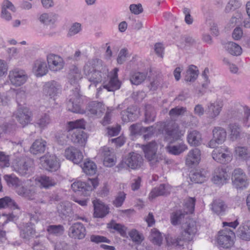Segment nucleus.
Returning a JSON list of instances; mask_svg holds the SVG:
<instances>
[{
  "label": "nucleus",
  "mask_w": 250,
  "mask_h": 250,
  "mask_svg": "<svg viewBox=\"0 0 250 250\" xmlns=\"http://www.w3.org/2000/svg\"><path fill=\"white\" fill-rule=\"evenodd\" d=\"M4 180L9 187L15 188L21 182L19 179L14 175H5L3 176Z\"/></svg>",
  "instance_id": "obj_55"
},
{
  "label": "nucleus",
  "mask_w": 250,
  "mask_h": 250,
  "mask_svg": "<svg viewBox=\"0 0 250 250\" xmlns=\"http://www.w3.org/2000/svg\"><path fill=\"white\" fill-rule=\"evenodd\" d=\"M33 165V161L28 158H22L17 160L13 167L14 170L21 176L29 175Z\"/></svg>",
  "instance_id": "obj_7"
},
{
  "label": "nucleus",
  "mask_w": 250,
  "mask_h": 250,
  "mask_svg": "<svg viewBox=\"0 0 250 250\" xmlns=\"http://www.w3.org/2000/svg\"><path fill=\"white\" fill-rule=\"evenodd\" d=\"M235 156L240 160L250 161V151L246 146H236L234 150Z\"/></svg>",
  "instance_id": "obj_35"
},
{
  "label": "nucleus",
  "mask_w": 250,
  "mask_h": 250,
  "mask_svg": "<svg viewBox=\"0 0 250 250\" xmlns=\"http://www.w3.org/2000/svg\"><path fill=\"white\" fill-rule=\"evenodd\" d=\"M210 208L214 213L218 215H223L227 208L224 201L220 199L214 200L210 205Z\"/></svg>",
  "instance_id": "obj_32"
},
{
  "label": "nucleus",
  "mask_w": 250,
  "mask_h": 250,
  "mask_svg": "<svg viewBox=\"0 0 250 250\" xmlns=\"http://www.w3.org/2000/svg\"><path fill=\"white\" fill-rule=\"evenodd\" d=\"M58 212L62 217H66L71 214L72 208L69 203L63 202L57 207Z\"/></svg>",
  "instance_id": "obj_41"
},
{
  "label": "nucleus",
  "mask_w": 250,
  "mask_h": 250,
  "mask_svg": "<svg viewBox=\"0 0 250 250\" xmlns=\"http://www.w3.org/2000/svg\"><path fill=\"white\" fill-rule=\"evenodd\" d=\"M225 47L229 54L233 56H239L241 54L242 52L241 47L238 44L232 42L226 43Z\"/></svg>",
  "instance_id": "obj_37"
},
{
  "label": "nucleus",
  "mask_w": 250,
  "mask_h": 250,
  "mask_svg": "<svg viewBox=\"0 0 250 250\" xmlns=\"http://www.w3.org/2000/svg\"><path fill=\"white\" fill-rule=\"evenodd\" d=\"M10 208L12 209L19 208L16 202L10 197L1 198V208Z\"/></svg>",
  "instance_id": "obj_50"
},
{
  "label": "nucleus",
  "mask_w": 250,
  "mask_h": 250,
  "mask_svg": "<svg viewBox=\"0 0 250 250\" xmlns=\"http://www.w3.org/2000/svg\"><path fill=\"white\" fill-rule=\"evenodd\" d=\"M99 184L97 179H89L87 183L77 181L71 185V188L75 192L84 196H89L93 188H96Z\"/></svg>",
  "instance_id": "obj_4"
},
{
  "label": "nucleus",
  "mask_w": 250,
  "mask_h": 250,
  "mask_svg": "<svg viewBox=\"0 0 250 250\" xmlns=\"http://www.w3.org/2000/svg\"><path fill=\"white\" fill-rule=\"evenodd\" d=\"M107 227L116 230L123 236L126 235V228L125 226L121 224L116 223L114 221H112L107 224Z\"/></svg>",
  "instance_id": "obj_53"
},
{
  "label": "nucleus",
  "mask_w": 250,
  "mask_h": 250,
  "mask_svg": "<svg viewBox=\"0 0 250 250\" xmlns=\"http://www.w3.org/2000/svg\"><path fill=\"white\" fill-rule=\"evenodd\" d=\"M156 127V125H153L148 127H143V133H146V134L144 135V138L145 140L148 139L149 138L154 134Z\"/></svg>",
  "instance_id": "obj_64"
},
{
  "label": "nucleus",
  "mask_w": 250,
  "mask_h": 250,
  "mask_svg": "<svg viewBox=\"0 0 250 250\" xmlns=\"http://www.w3.org/2000/svg\"><path fill=\"white\" fill-rule=\"evenodd\" d=\"M186 215L187 214L182 210L173 212L170 216L171 224L174 226L181 224L184 220Z\"/></svg>",
  "instance_id": "obj_43"
},
{
  "label": "nucleus",
  "mask_w": 250,
  "mask_h": 250,
  "mask_svg": "<svg viewBox=\"0 0 250 250\" xmlns=\"http://www.w3.org/2000/svg\"><path fill=\"white\" fill-rule=\"evenodd\" d=\"M165 139L170 142H174L180 139L183 133L180 129L179 125L173 122H169L164 126Z\"/></svg>",
  "instance_id": "obj_5"
},
{
  "label": "nucleus",
  "mask_w": 250,
  "mask_h": 250,
  "mask_svg": "<svg viewBox=\"0 0 250 250\" xmlns=\"http://www.w3.org/2000/svg\"><path fill=\"white\" fill-rule=\"evenodd\" d=\"M7 9H9L13 12L16 11V7L11 1L9 0H4L2 2L1 10V18L7 21H9L12 20V16L7 11Z\"/></svg>",
  "instance_id": "obj_26"
},
{
  "label": "nucleus",
  "mask_w": 250,
  "mask_h": 250,
  "mask_svg": "<svg viewBox=\"0 0 250 250\" xmlns=\"http://www.w3.org/2000/svg\"><path fill=\"white\" fill-rule=\"evenodd\" d=\"M42 159L43 160L46 169L48 171H56L60 168V163L55 155H51L42 157Z\"/></svg>",
  "instance_id": "obj_21"
},
{
  "label": "nucleus",
  "mask_w": 250,
  "mask_h": 250,
  "mask_svg": "<svg viewBox=\"0 0 250 250\" xmlns=\"http://www.w3.org/2000/svg\"><path fill=\"white\" fill-rule=\"evenodd\" d=\"M65 156L74 164L80 163L83 159L82 153L77 149L71 147L65 149Z\"/></svg>",
  "instance_id": "obj_22"
},
{
  "label": "nucleus",
  "mask_w": 250,
  "mask_h": 250,
  "mask_svg": "<svg viewBox=\"0 0 250 250\" xmlns=\"http://www.w3.org/2000/svg\"><path fill=\"white\" fill-rule=\"evenodd\" d=\"M143 159L141 155L135 152L129 153L122 161L119 165L120 167H124L125 163L127 167L132 169H137L141 167L143 164Z\"/></svg>",
  "instance_id": "obj_12"
},
{
  "label": "nucleus",
  "mask_w": 250,
  "mask_h": 250,
  "mask_svg": "<svg viewBox=\"0 0 250 250\" xmlns=\"http://www.w3.org/2000/svg\"><path fill=\"white\" fill-rule=\"evenodd\" d=\"M142 148L145 157L150 162V164L152 166L155 167L161 162L166 163V160L163 155L157 154L158 146L155 142L152 141L148 144L143 146Z\"/></svg>",
  "instance_id": "obj_3"
},
{
  "label": "nucleus",
  "mask_w": 250,
  "mask_h": 250,
  "mask_svg": "<svg viewBox=\"0 0 250 250\" xmlns=\"http://www.w3.org/2000/svg\"><path fill=\"white\" fill-rule=\"evenodd\" d=\"M41 186L45 188H49L55 186L57 182L54 179L47 176H42L39 179Z\"/></svg>",
  "instance_id": "obj_51"
},
{
  "label": "nucleus",
  "mask_w": 250,
  "mask_h": 250,
  "mask_svg": "<svg viewBox=\"0 0 250 250\" xmlns=\"http://www.w3.org/2000/svg\"><path fill=\"white\" fill-rule=\"evenodd\" d=\"M235 236L233 230L225 228L218 232L217 242L222 248L228 249L233 246Z\"/></svg>",
  "instance_id": "obj_6"
},
{
  "label": "nucleus",
  "mask_w": 250,
  "mask_h": 250,
  "mask_svg": "<svg viewBox=\"0 0 250 250\" xmlns=\"http://www.w3.org/2000/svg\"><path fill=\"white\" fill-rule=\"evenodd\" d=\"M94 213L95 218H104L109 212V208L99 201H93Z\"/></svg>",
  "instance_id": "obj_28"
},
{
  "label": "nucleus",
  "mask_w": 250,
  "mask_h": 250,
  "mask_svg": "<svg viewBox=\"0 0 250 250\" xmlns=\"http://www.w3.org/2000/svg\"><path fill=\"white\" fill-rule=\"evenodd\" d=\"M126 198V194L123 191H120L118 193L115 197V199L113 201V205L116 208L122 206Z\"/></svg>",
  "instance_id": "obj_58"
},
{
  "label": "nucleus",
  "mask_w": 250,
  "mask_h": 250,
  "mask_svg": "<svg viewBox=\"0 0 250 250\" xmlns=\"http://www.w3.org/2000/svg\"><path fill=\"white\" fill-rule=\"evenodd\" d=\"M196 199L193 197H188L185 200L184 203L185 210L183 211L187 214L188 213H192L195 208Z\"/></svg>",
  "instance_id": "obj_52"
},
{
  "label": "nucleus",
  "mask_w": 250,
  "mask_h": 250,
  "mask_svg": "<svg viewBox=\"0 0 250 250\" xmlns=\"http://www.w3.org/2000/svg\"><path fill=\"white\" fill-rule=\"evenodd\" d=\"M231 180L233 186L236 188L243 189L248 185L247 176L244 171L240 168L234 170Z\"/></svg>",
  "instance_id": "obj_13"
},
{
  "label": "nucleus",
  "mask_w": 250,
  "mask_h": 250,
  "mask_svg": "<svg viewBox=\"0 0 250 250\" xmlns=\"http://www.w3.org/2000/svg\"><path fill=\"white\" fill-rule=\"evenodd\" d=\"M83 71L88 80L91 83L89 87L92 85L96 87L97 84L107 81L108 77V69L103 61L99 59L89 60L83 68Z\"/></svg>",
  "instance_id": "obj_1"
},
{
  "label": "nucleus",
  "mask_w": 250,
  "mask_h": 250,
  "mask_svg": "<svg viewBox=\"0 0 250 250\" xmlns=\"http://www.w3.org/2000/svg\"><path fill=\"white\" fill-rule=\"evenodd\" d=\"M212 134L213 138L208 143V146L210 147H216L217 145L223 143L226 139V131L221 127H215L212 130Z\"/></svg>",
  "instance_id": "obj_14"
},
{
  "label": "nucleus",
  "mask_w": 250,
  "mask_h": 250,
  "mask_svg": "<svg viewBox=\"0 0 250 250\" xmlns=\"http://www.w3.org/2000/svg\"><path fill=\"white\" fill-rule=\"evenodd\" d=\"M237 236L242 240L250 241V220L242 223L237 231Z\"/></svg>",
  "instance_id": "obj_24"
},
{
  "label": "nucleus",
  "mask_w": 250,
  "mask_h": 250,
  "mask_svg": "<svg viewBox=\"0 0 250 250\" xmlns=\"http://www.w3.org/2000/svg\"><path fill=\"white\" fill-rule=\"evenodd\" d=\"M87 109L91 114L100 117L105 111V107L102 103L93 101L88 104Z\"/></svg>",
  "instance_id": "obj_29"
},
{
  "label": "nucleus",
  "mask_w": 250,
  "mask_h": 250,
  "mask_svg": "<svg viewBox=\"0 0 250 250\" xmlns=\"http://www.w3.org/2000/svg\"><path fill=\"white\" fill-rule=\"evenodd\" d=\"M8 77L11 83L16 86L23 84L28 79L26 72L21 69L16 68L10 71Z\"/></svg>",
  "instance_id": "obj_11"
},
{
  "label": "nucleus",
  "mask_w": 250,
  "mask_h": 250,
  "mask_svg": "<svg viewBox=\"0 0 250 250\" xmlns=\"http://www.w3.org/2000/svg\"><path fill=\"white\" fill-rule=\"evenodd\" d=\"M207 171L205 170H196L191 174L190 178L191 181L196 183H202L206 180Z\"/></svg>",
  "instance_id": "obj_40"
},
{
  "label": "nucleus",
  "mask_w": 250,
  "mask_h": 250,
  "mask_svg": "<svg viewBox=\"0 0 250 250\" xmlns=\"http://www.w3.org/2000/svg\"><path fill=\"white\" fill-rule=\"evenodd\" d=\"M229 129L230 131V138L232 141H236L240 138L241 129L238 125L236 124H230Z\"/></svg>",
  "instance_id": "obj_47"
},
{
  "label": "nucleus",
  "mask_w": 250,
  "mask_h": 250,
  "mask_svg": "<svg viewBox=\"0 0 250 250\" xmlns=\"http://www.w3.org/2000/svg\"><path fill=\"white\" fill-rule=\"evenodd\" d=\"M200 150L198 148H195L190 150L186 157V165L191 167L198 164L200 160Z\"/></svg>",
  "instance_id": "obj_27"
},
{
  "label": "nucleus",
  "mask_w": 250,
  "mask_h": 250,
  "mask_svg": "<svg viewBox=\"0 0 250 250\" xmlns=\"http://www.w3.org/2000/svg\"><path fill=\"white\" fill-rule=\"evenodd\" d=\"M68 130L64 131H59L56 134V138L57 142L61 145H63L67 142L68 136Z\"/></svg>",
  "instance_id": "obj_57"
},
{
  "label": "nucleus",
  "mask_w": 250,
  "mask_h": 250,
  "mask_svg": "<svg viewBox=\"0 0 250 250\" xmlns=\"http://www.w3.org/2000/svg\"><path fill=\"white\" fill-rule=\"evenodd\" d=\"M85 127V123L83 119L78 120L75 121L69 122L67 123L66 130L69 132L76 129H83Z\"/></svg>",
  "instance_id": "obj_48"
},
{
  "label": "nucleus",
  "mask_w": 250,
  "mask_h": 250,
  "mask_svg": "<svg viewBox=\"0 0 250 250\" xmlns=\"http://www.w3.org/2000/svg\"><path fill=\"white\" fill-rule=\"evenodd\" d=\"M48 68L52 71H58L62 70L64 66L63 59L59 55L49 54L47 56Z\"/></svg>",
  "instance_id": "obj_16"
},
{
  "label": "nucleus",
  "mask_w": 250,
  "mask_h": 250,
  "mask_svg": "<svg viewBox=\"0 0 250 250\" xmlns=\"http://www.w3.org/2000/svg\"><path fill=\"white\" fill-rule=\"evenodd\" d=\"M223 104L220 101H215L208 104L206 108V114L210 119H215L219 116L222 109Z\"/></svg>",
  "instance_id": "obj_19"
},
{
  "label": "nucleus",
  "mask_w": 250,
  "mask_h": 250,
  "mask_svg": "<svg viewBox=\"0 0 250 250\" xmlns=\"http://www.w3.org/2000/svg\"><path fill=\"white\" fill-rule=\"evenodd\" d=\"M81 30V24L79 23L75 22L69 28L68 35L69 36H74L79 33Z\"/></svg>",
  "instance_id": "obj_63"
},
{
  "label": "nucleus",
  "mask_w": 250,
  "mask_h": 250,
  "mask_svg": "<svg viewBox=\"0 0 250 250\" xmlns=\"http://www.w3.org/2000/svg\"><path fill=\"white\" fill-rule=\"evenodd\" d=\"M187 149V146L183 143L167 146V151L169 153L174 155H179L185 151Z\"/></svg>",
  "instance_id": "obj_46"
},
{
  "label": "nucleus",
  "mask_w": 250,
  "mask_h": 250,
  "mask_svg": "<svg viewBox=\"0 0 250 250\" xmlns=\"http://www.w3.org/2000/svg\"><path fill=\"white\" fill-rule=\"evenodd\" d=\"M46 142L42 139H37L30 147V151L35 155L42 153L46 149Z\"/></svg>",
  "instance_id": "obj_30"
},
{
  "label": "nucleus",
  "mask_w": 250,
  "mask_h": 250,
  "mask_svg": "<svg viewBox=\"0 0 250 250\" xmlns=\"http://www.w3.org/2000/svg\"><path fill=\"white\" fill-rule=\"evenodd\" d=\"M70 140L75 144L83 145L85 142V134L81 129H76L69 132Z\"/></svg>",
  "instance_id": "obj_33"
},
{
  "label": "nucleus",
  "mask_w": 250,
  "mask_h": 250,
  "mask_svg": "<svg viewBox=\"0 0 250 250\" xmlns=\"http://www.w3.org/2000/svg\"><path fill=\"white\" fill-rule=\"evenodd\" d=\"M33 71L37 77H42L46 75L48 72L46 62L41 59L36 60L34 64Z\"/></svg>",
  "instance_id": "obj_31"
},
{
  "label": "nucleus",
  "mask_w": 250,
  "mask_h": 250,
  "mask_svg": "<svg viewBox=\"0 0 250 250\" xmlns=\"http://www.w3.org/2000/svg\"><path fill=\"white\" fill-rule=\"evenodd\" d=\"M79 91L78 87L72 90V94L69 95V99L67 103V108L69 111L72 112L82 113L83 110L81 109L80 104L81 96Z\"/></svg>",
  "instance_id": "obj_9"
},
{
  "label": "nucleus",
  "mask_w": 250,
  "mask_h": 250,
  "mask_svg": "<svg viewBox=\"0 0 250 250\" xmlns=\"http://www.w3.org/2000/svg\"><path fill=\"white\" fill-rule=\"evenodd\" d=\"M143 127L140 124H134L129 127L130 134L132 135H135L143 133Z\"/></svg>",
  "instance_id": "obj_62"
},
{
  "label": "nucleus",
  "mask_w": 250,
  "mask_h": 250,
  "mask_svg": "<svg viewBox=\"0 0 250 250\" xmlns=\"http://www.w3.org/2000/svg\"><path fill=\"white\" fill-rule=\"evenodd\" d=\"M243 5L241 0H229L225 8V12L229 13L232 11H234L240 8Z\"/></svg>",
  "instance_id": "obj_49"
},
{
  "label": "nucleus",
  "mask_w": 250,
  "mask_h": 250,
  "mask_svg": "<svg viewBox=\"0 0 250 250\" xmlns=\"http://www.w3.org/2000/svg\"><path fill=\"white\" fill-rule=\"evenodd\" d=\"M171 188L167 184H162L153 188L149 194V198H155L159 196L167 195L170 193Z\"/></svg>",
  "instance_id": "obj_25"
},
{
  "label": "nucleus",
  "mask_w": 250,
  "mask_h": 250,
  "mask_svg": "<svg viewBox=\"0 0 250 250\" xmlns=\"http://www.w3.org/2000/svg\"><path fill=\"white\" fill-rule=\"evenodd\" d=\"M61 85L55 81L46 83L43 86V93L51 99H54L61 92Z\"/></svg>",
  "instance_id": "obj_15"
},
{
  "label": "nucleus",
  "mask_w": 250,
  "mask_h": 250,
  "mask_svg": "<svg viewBox=\"0 0 250 250\" xmlns=\"http://www.w3.org/2000/svg\"><path fill=\"white\" fill-rule=\"evenodd\" d=\"M14 116L24 127L31 121V112L27 108H20L14 113Z\"/></svg>",
  "instance_id": "obj_18"
},
{
  "label": "nucleus",
  "mask_w": 250,
  "mask_h": 250,
  "mask_svg": "<svg viewBox=\"0 0 250 250\" xmlns=\"http://www.w3.org/2000/svg\"><path fill=\"white\" fill-rule=\"evenodd\" d=\"M52 122V119L50 115L47 113L42 114L36 122V124L41 128H44L47 126Z\"/></svg>",
  "instance_id": "obj_44"
},
{
  "label": "nucleus",
  "mask_w": 250,
  "mask_h": 250,
  "mask_svg": "<svg viewBox=\"0 0 250 250\" xmlns=\"http://www.w3.org/2000/svg\"><path fill=\"white\" fill-rule=\"evenodd\" d=\"M229 178V175L226 169L221 167H217L214 170L212 181L217 185H223Z\"/></svg>",
  "instance_id": "obj_20"
},
{
  "label": "nucleus",
  "mask_w": 250,
  "mask_h": 250,
  "mask_svg": "<svg viewBox=\"0 0 250 250\" xmlns=\"http://www.w3.org/2000/svg\"><path fill=\"white\" fill-rule=\"evenodd\" d=\"M86 235V229L84 225L80 222L72 224L68 230V235L73 239H83Z\"/></svg>",
  "instance_id": "obj_17"
},
{
  "label": "nucleus",
  "mask_w": 250,
  "mask_h": 250,
  "mask_svg": "<svg viewBox=\"0 0 250 250\" xmlns=\"http://www.w3.org/2000/svg\"><path fill=\"white\" fill-rule=\"evenodd\" d=\"M83 171L86 175H93L95 174L97 171L96 165L92 161H87L85 162L83 166L82 167Z\"/></svg>",
  "instance_id": "obj_45"
},
{
  "label": "nucleus",
  "mask_w": 250,
  "mask_h": 250,
  "mask_svg": "<svg viewBox=\"0 0 250 250\" xmlns=\"http://www.w3.org/2000/svg\"><path fill=\"white\" fill-rule=\"evenodd\" d=\"M47 231L50 234L60 236L63 233L64 228L62 225H50L48 227Z\"/></svg>",
  "instance_id": "obj_54"
},
{
  "label": "nucleus",
  "mask_w": 250,
  "mask_h": 250,
  "mask_svg": "<svg viewBox=\"0 0 250 250\" xmlns=\"http://www.w3.org/2000/svg\"><path fill=\"white\" fill-rule=\"evenodd\" d=\"M149 237L150 240L154 244L158 246L161 245L163 240V237L159 231L156 229H152Z\"/></svg>",
  "instance_id": "obj_56"
},
{
  "label": "nucleus",
  "mask_w": 250,
  "mask_h": 250,
  "mask_svg": "<svg viewBox=\"0 0 250 250\" xmlns=\"http://www.w3.org/2000/svg\"><path fill=\"white\" fill-rule=\"evenodd\" d=\"M212 157L217 162L226 164L231 160V152L229 148L225 146H216L212 152Z\"/></svg>",
  "instance_id": "obj_8"
},
{
  "label": "nucleus",
  "mask_w": 250,
  "mask_h": 250,
  "mask_svg": "<svg viewBox=\"0 0 250 250\" xmlns=\"http://www.w3.org/2000/svg\"><path fill=\"white\" fill-rule=\"evenodd\" d=\"M146 73L140 72L132 73L130 75V81L132 84L138 85L146 79Z\"/></svg>",
  "instance_id": "obj_42"
},
{
  "label": "nucleus",
  "mask_w": 250,
  "mask_h": 250,
  "mask_svg": "<svg viewBox=\"0 0 250 250\" xmlns=\"http://www.w3.org/2000/svg\"><path fill=\"white\" fill-rule=\"evenodd\" d=\"M186 111V107L176 106L170 110L169 115L171 117H176L184 115Z\"/></svg>",
  "instance_id": "obj_61"
},
{
  "label": "nucleus",
  "mask_w": 250,
  "mask_h": 250,
  "mask_svg": "<svg viewBox=\"0 0 250 250\" xmlns=\"http://www.w3.org/2000/svg\"><path fill=\"white\" fill-rule=\"evenodd\" d=\"M136 107L129 106L126 109L121 112L122 119L124 122L133 121L136 118Z\"/></svg>",
  "instance_id": "obj_34"
},
{
  "label": "nucleus",
  "mask_w": 250,
  "mask_h": 250,
  "mask_svg": "<svg viewBox=\"0 0 250 250\" xmlns=\"http://www.w3.org/2000/svg\"><path fill=\"white\" fill-rule=\"evenodd\" d=\"M118 68H115L113 69V74L110 79V81L107 84L104 83V87L108 91H114L120 88L121 82L118 79Z\"/></svg>",
  "instance_id": "obj_23"
},
{
  "label": "nucleus",
  "mask_w": 250,
  "mask_h": 250,
  "mask_svg": "<svg viewBox=\"0 0 250 250\" xmlns=\"http://www.w3.org/2000/svg\"><path fill=\"white\" fill-rule=\"evenodd\" d=\"M68 78L71 84L78 82L82 78L81 70L75 65L72 66L68 74Z\"/></svg>",
  "instance_id": "obj_36"
},
{
  "label": "nucleus",
  "mask_w": 250,
  "mask_h": 250,
  "mask_svg": "<svg viewBox=\"0 0 250 250\" xmlns=\"http://www.w3.org/2000/svg\"><path fill=\"white\" fill-rule=\"evenodd\" d=\"M16 192L20 195L24 197L27 198L29 200H35L37 203H45V201L44 199L39 198L40 197H43L44 194L42 192L35 193L32 192L31 190L26 189L22 185L21 182L18 186L15 188Z\"/></svg>",
  "instance_id": "obj_10"
},
{
  "label": "nucleus",
  "mask_w": 250,
  "mask_h": 250,
  "mask_svg": "<svg viewBox=\"0 0 250 250\" xmlns=\"http://www.w3.org/2000/svg\"><path fill=\"white\" fill-rule=\"evenodd\" d=\"M35 233V230L31 227H27L21 230L20 232V236L25 241H27L32 237Z\"/></svg>",
  "instance_id": "obj_59"
},
{
  "label": "nucleus",
  "mask_w": 250,
  "mask_h": 250,
  "mask_svg": "<svg viewBox=\"0 0 250 250\" xmlns=\"http://www.w3.org/2000/svg\"><path fill=\"white\" fill-rule=\"evenodd\" d=\"M188 143L191 146H198L201 144V135L196 130L191 131L187 137Z\"/></svg>",
  "instance_id": "obj_39"
},
{
  "label": "nucleus",
  "mask_w": 250,
  "mask_h": 250,
  "mask_svg": "<svg viewBox=\"0 0 250 250\" xmlns=\"http://www.w3.org/2000/svg\"><path fill=\"white\" fill-rule=\"evenodd\" d=\"M184 228V230L179 236L169 239L172 245L183 246L184 242L192 240L197 231L196 222L193 220L189 219L187 222Z\"/></svg>",
  "instance_id": "obj_2"
},
{
  "label": "nucleus",
  "mask_w": 250,
  "mask_h": 250,
  "mask_svg": "<svg viewBox=\"0 0 250 250\" xmlns=\"http://www.w3.org/2000/svg\"><path fill=\"white\" fill-rule=\"evenodd\" d=\"M129 235L132 240L137 244H140L144 240L142 235L140 234L136 229H132L129 232Z\"/></svg>",
  "instance_id": "obj_60"
},
{
  "label": "nucleus",
  "mask_w": 250,
  "mask_h": 250,
  "mask_svg": "<svg viewBox=\"0 0 250 250\" xmlns=\"http://www.w3.org/2000/svg\"><path fill=\"white\" fill-rule=\"evenodd\" d=\"M198 76V70L194 65H190L187 69L185 77L186 82H192L195 81Z\"/></svg>",
  "instance_id": "obj_38"
}]
</instances>
